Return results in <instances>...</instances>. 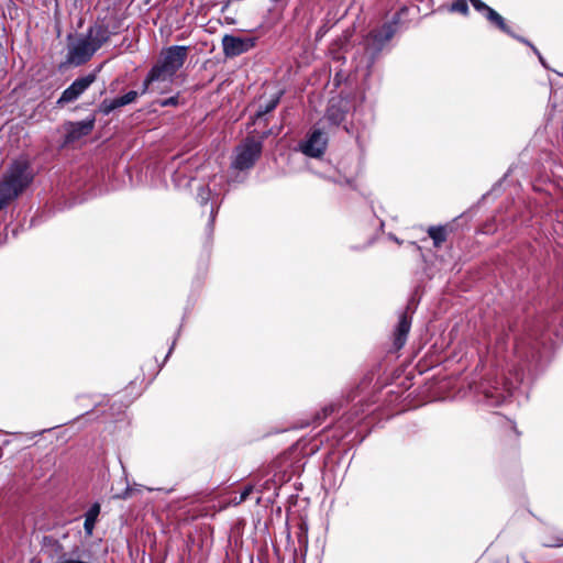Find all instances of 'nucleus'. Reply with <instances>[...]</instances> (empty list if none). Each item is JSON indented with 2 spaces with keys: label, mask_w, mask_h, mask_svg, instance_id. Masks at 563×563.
Returning <instances> with one entry per match:
<instances>
[{
  "label": "nucleus",
  "mask_w": 563,
  "mask_h": 563,
  "mask_svg": "<svg viewBox=\"0 0 563 563\" xmlns=\"http://www.w3.org/2000/svg\"><path fill=\"white\" fill-rule=\"evenodd\" d=\"M186 46L174 45L164 49L143 81L142 93L167 92L174 81L176 73L183 67L187 58Z\"/></svg>",
  "instance_id": "1"
},
{
  "label": "nucleus",
  "mask_w": 563,
  "mask_h": 563,
  "mask_svg": "<svg viewBox=\"0 0 563 563\" xmlns=\"http://www.w3.org/2000/svg\"><path fill=\"white\" fill-rule=\"evenodd\" d=\"M34 173L26 159L14 161L0 180V210L16 199L33 181Z\"/></svg>",
  "instance_id": "2"
},
{
  "label": "nucleus",
  "mask_w": 563,
  "mask_h": 563,
  "mask_svg": "<svg viewBox=\"0 0 563 563\" xmlns=\"http://www.w3.org/2000/svg\"><path fill=\"white\" fill-rule=\"evenodd\" d=\"M511 377L505 374L495 379H486L479 386V393L483 395L484 400L489 406L503 405L509 399L515 389L518 388L523 380L522 369H516L514 373L509 371Z\"/></svg>",
  "instance_id": "3"
},
{
  "label": "nucleus",
  "mask_w": 563,
  "mask_h": 563,
  "mask_svg": "<svg viewBox=\"0 0 563 563\" xmlns=\"http://www.w3.org/2000/svg\"><path fill=\"white\" fill-rule=\"evenodd\" d=\"M398 20L387 22L379 29L373 30L363 42L365 55L357 67H364L367 71L375 63L376 57L383 51L385 45L393 38L396 33Z\"/></svg>",
  "instance_id": "4"
},
{
  "label": "nucleus",
  "mask_w": 563,
  "mask_h": 563,
  "mask_svg": "<svg viewBox=\"0 0 563 563\" xmlns=\"http://www.w3.org/2000/svg\"><path fill=\"white\" fill-rule=\"evenodd\" d=\"M224 186V177L221 175H213L209 183L201 185L197 191V202L200 206L210 203L208 228L212 230L213 223L220 207V196L222 195Z\"/></svg>",
  "instance_id": "5"
},
{
  "label": "nucleus",
  "mask_w": 563,
  "mask_h": 563,
  "mask_svg": "<svg viewBox=\"0 0 563 563\" xmlns=\"http://www.w3.org/2000/svg\"><path fill=\"white\" fill-rule=\"evenodd\" d=\"M541 345L545 349V342L536 332H531L516 342V357L528 366L538 363L543 357Z\"/></svg>",
  "instance_id": "6"
},
{
  "label": "nucleus",
  "mask_w": 563,
  "mask_h": 563,
  "mask_svg": "<svg viewBox=\"0 0 563 563\" xmlns=\"http://www.w3.org/2000/svg\"><path fill=\"white\" fill-rule=\"evenodd\" d=\"M262 141L255 139H246L235 148L234 158L231 167L238 170H246L253 167L262 153Z\"/></svg>",
  "instance_id": "7"
},
{
  "label": "nucleus",
  "mask_w": 563,
  "mask_h": 563,
  "mask_svg": "<svg viewBox=\"0 0 563 563\" xmlns=\"http://www.w3.org/2000/svg\"><path fill=\"white\" fill-rule=\"evenodd\" d=\"M96 52L97 49L90 42L84 35H80L68 44L66 60L70 65L80 66L87 63Z\"/></svg>",
  "instance_id": "8"
},
{
  "label": "nucleus",
  "mask_w": 563,
  "mask_h": 563,
  "mask_svg": "<svg viewBox=\"0 0 563 563\" xmlns=\"http://www.w3.org/2000/svg\"><path fill=\"white\" fill-rule=\"evenodd\" d=\"M96 73H90L75 79L73 84L62 92L60 97L56 101L57 107H64L65 104L78 100L81 95L96 81Z\"/></svg>",
  "instance_id": "9"
},
{
  "label": "nucleus",
  "mask_w": 563,
  "mask_h": 563,
  "mask_svg": "<svg viewBox=\"0 0 563 563\" xmlns=\"http://www.w3.org/2000/svg\"><path fill=\"white\" fill-rule=\"evenodd\" d=\"M327 144L328 137L325 133L321 129L316 128L308 137L300 143L299 147L306 156L319 158L323 155Z\"/></svg>",
  "instance_id": "10"
},
{
  "label": "nucleus",
  "mask_w": 563,
  "mask_h": 563,
  "mask_svg": "<svg viewBox=\"0 0 563 563\" xmlns=\"http://www.w3.org/2000/svg\"><path fill=\"white\" fill-rule=\"evenodd\" d=\"M255 45V40L252 37H241L235 35L225 34L222 38V47L225 57L232 58L243 53H246Z\"/></svg>",
  "instance_id": "11"
},
{
  "label": "nucleus",
  "mask_w": 563,
  "mask_h": 563,
  "mask_svg": "<svg viewBox=\"0 0 563 563\" xmlns=\"http://www.w3.org/2000/svg\"><path fill=\"white\" fill-rule=\"evenodd\" d=\"M347 111V101L341 98H332L321 122H327L330 126H338L344 121Z\"/></svg>",
  "instance_id": "12"
},
{
  "label": "nucleus",
  "mask_w": 563,
  "mask_h": 563,
  "mask_svg": "<svg viewBox=\"0 0 563 563\" xmlns=\"http://www.w3.org/2000/svg\"><path fill=\"white\" fill-rule=\"evenodd\" d=\"M115 33L117 31L114 29H110L104 21H97L88 29L84 36L98 51Z\"/></svg>",
  "instance_id": "13"
},
{
  "label": "nucleus",
  "mask_w": 563,
  "mask_h": 563,
  "mask_svg": "<svg viewBox=\"0 0 563 563\" xmlns=\"http://www.w3.org/2000/svg\"><path fill=\"white\" fill-rule=\"evenodd\" d=\"M95 126V118H89L78 122H70L67 125L66 141L74 142L88 135Z\"/></svg>",
  "instance_id": "14"
},
{
  "label": "nucleus",
  "mask_w": 563,
  "mask_h": 563,
  "mask_svg": "<svg viewBox=\"0 0 563 563\" xmlns=\"http://www.w3.org/2000/svg\"><path fill=\"white\" fill-rule=\"evenodd\" d=\"M139 95H143L142 91L137 92L134 90H131L126 92L125 95L114 98V99H104L100 106V110L104 114H109L113 110L124 107L126 104H130L135 101V99L139 97Z\"/></svg>",
  "instance_id": "15"
},
{
  "label": "nucleus",
  "mask_w": 563,
  "mask_h": 563,
  "mask_svg": "<svg viewBox=\"0 0 563 563\" xmlns=\"http://www.w3.org/2000/svg\"><path fill=\"white\" fill-rule=\"evenodd\" d=\"M410 327L411 319L406 312L401 313L394 333V345L396 350H400L406 344Z\"/></svg>",
  "instance_id": "16"
},
{
  "label": "nucleus",
  "mask_w": 563,
  "mask_h": 563,
  "mask_svg": "<svg viewBox=\"0 0 563 563\" xmlns=\"http://www.w3.org/2000/svg\"><path fill=\"white\" fill-rule=\"evenodd\" d=\"M100 505L95 503L85 514L84 530L86 536L91 537L98 516L100 514Z\"/></svg>",
  "instance_id": "17"
},
{
  "label": "nucleus",
  "mask_w": 563,
  "mask_h": 563,
  "mask_svg": "<svg viewBox=\"0 0 563 563\" xmlns=\"http://www.w3.org/2000/svg\"><path fill=\"white\" fill-rule=\"evenodd\" d=\"M487 21H489L492 24H494L496 27H498L500 31L505 32L506 34L510 36H515V33L510 30V27L505 22V19L493 8L487 11V14L485 15Z\"/></svg>",
  "instance_id": "18"
},
{
  "label": "nucleus",
  "mask_w": 563,
  "mask_h": 563,
  "mask_svg": "<svg viewBox=\"0 0 563 563\" xmlns=\"http://www.w3.org/2000/svg\"><path fill=\"white\" fill-rule=\"evenodd\" d=\"M280 96H282V92L279 91V92L275 93L274 96H272L265 102L261 103L260 107H258V110L255 113V118L256 119H261L265 114L272 112L277 107V104L279 103Z\"/></svg>",
  "instance_id": "19"
},
{
  "label": "nucleus",
  "mask_w": 563,
  "mask_h": 563,
  "mask_svg": "<svg viewBox=\"0 0 563 563\" xmlns=\"http://www.w3.org/2000/svg\"><path fill=\"white\" fill-rule=\"evenodd\" d=\"M428 235L432 239L433 245L440 247L446 240V228L443 225L430 227L428 229Z\"/></svg>",
  "instance_id": "20"
},
{
  "label": "nucleus",
  "mask_w": 563,
  "mask_h": 563,
  "mask_svg": "<svg viewBox=\"0 0 563 563\" xmlns=\"http://www.w3.org/2000/svg\"><path fill=\"white\" fill-rule=\"evenodd\" d=\"M450 11L466 15L468 13V5L466 0H454L451 3Z\"/></svg>",
  "instance_id": "21"
},
{
  "label": "nucleus",
  "mask_w": 563,
  "mask_h": 563,
  "mask_svg": "<svg viewBox=\"0 0 563 563\" xmlns=\"http://www.w3.org/2000/svg\"><path fill=\"white\" fill-rule=\"evenodd\" d=\"M57 563H93L92 561H89V560H84L80 555H75V553H73L71 555H64L59 559V561Z\"/></svg>",
  "instance_id": "22"
},
{
  "label": "nucleus",
  "mask_w": 563,
  "mask_h": 563,
  "mask_svg": "<svg viewBox=\"0 0 563 563\" xmlns=\"http://www.w3.org/2000/svg\"><path fill=\"white\" fill-rule=\"evenodd\" d=\"M474 9L481 12L484 16L487 14V11L492 8L484 3L482 0H470Z\"/></svg>",
  "instance_id": "23"
},
{
  "label": "nucleus",
  "mask_w": 563,
  "mask_h": 563,
  "mask_svg": "<svg viewBox=\"0 0 563 563\" xmlns=\"http://www.w3.org/2000/svg\"><path fill=\"white\" fill-rule=\"evenodd\" d=\"M474 9L481 12L484 16L487 14V11L492 8L484 3L482 0H470Z\"/></svg>",
  "instance_id": "24"
},
{
  "label": "nucleus",
  "mask_w": 563,
  "mask_h": 563,
  "mask_svg": "<svg viewBox=\"0 0 563 563\" xmlns=\"http://www.w3.org/2000/svg\"><path fill=\"white\" fill-rule=\"evenodd\" d=\"M334 408L335 407L333 405H329L322 408V410L316 416L317 423L320 424L323 419H325L330 413L334 411Z\"/></svg>",
  "instance_id": "25"
},
{
  "label": "nucleus",
  "mask_w": 563,
  "mask_h": 563,
  "mask_svg": "<svg viewBox=\"0 0 563 563\" xmlns=\"http://www.w3.org/2000/svg\"><path fill=\"white\" fill-rule=\"evenodd\" d=\"M161 107H175L178 104V96H173L159 101Z\"/></svg>",
  "instance_id": "26"
},
{
  "label": "nucleus",
  "mask_w": 563,
  "mask_h": 563,
  "mask_svg": "<svg viewBox=\"0 0 563 563\" xmlns=\"http://www.w3.org/2000/svg\"><path fill=\"white\" fill-rule=\"evenodd\" d=\"M252 487L251 486H247L243 489V492L240 494V497L239 499L236 500V504H241L243 501H245L247 499V497L250 496V494L252 493Z\"/></svg>",
  "instance_id": "27"
},
{
  "label": "nucleus",
  "mask_w": 563,
  "mask_h": 563,
  "mask_svg": "<svg viewBox=\"0 0 563 563\" xmlns=\"http://www.w3.org/2000/svg\"><path fill=\"white\" fill-rule=\"evenodd\" d=\"M133 490L134 489L132 487L128 486L122 494H118L115 497L120 499L130 498L133 495Z\"/></svg>",
  "instance_id": "28"
},
{
  "label": "nucleus",
  "mask_w": 563,
  "mask_h": 563,
  "mask_svg": "<svg viewBox=\"0 0 563 563\" xmlns=\"http://www.w3.org/2000/svg\"><path fill=\"white\" fill-rule=\"evenodd\" d=\"M530 47H531L532 52L538 56V58L541 62V64L543 66H545L544 59H543L541 53L539 52V49L533 44Z\"/></svg>",
  "instance_id": "29"
},
{
  "label": "nucleus",
  "mask_w": 563,
  "mask_h": 563,
  "mask_svg": "<svg viewBox=\"0 0 563 563\" xmlns=\"http://www.w3.org/2000/svg\"><path fill=\"white\" fill-rule=\"evenodd\" d=\"M545 547H561L563 545V539H558L554 542H544Z\"/></svg>",
  "instance_id": "30"
},
{
  "label": "nucleus",
  "mask_w": 563,
  "mask_h": 563,
  "mask_svg": "<svg viewBox=\"0 0 563 563\" xmlns=\"http://www.w3.org/2000/svg\"><path fill=\"white\" fill-rule=\"evenodd\" d=\"M512 37H514V38H516V40H518L519 42H521V43H523V44L528 45L529 47L532 45V43H531L530 41H528V40H527V38H525V37H521V36L517 35V34H515V36H512Z\"/></svg>",
  "instance_id": "31"
},
{
  "label": "nucleus",
  "mask_w": 563,
  "mask_h": 563,
  "mask_svg": "<svg viewBox=\"0 0 563 563\" xmlns=\"http://www.w3.org/2000/svg\"><path fill=\"white\" fill-rule=\"evenodd\" d=\"M512 563H529L523 556L514 559Z\"/></svg>",
  "instance_id": "32"
},
{
  "label": "nucleus",
  "mask_w": 563,
  "mask_h": 563,
  "mask_svg": "<svg viewBox=\"0 0 563 563\" xmlns=\"http://www.w3.org/2000/svg\"><path fill=\"white\" fill-rule=\"evenodd\" d=\"M174 346H175V341L173 342L166 357H168L172 354Z\"/></svg>",
  "instance_id": "33"
}]
</instances>
